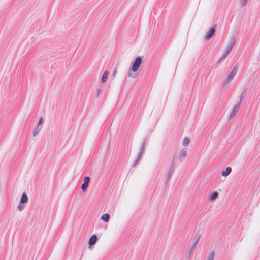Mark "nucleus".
I'll return each mask as SVG.
<instances>
[{
    "instance_id": "obj_1",
    "label": "nucleus",
    "mask_w": 260,
    "mask_h": 260,
    "mask_svg": "<svg viewBox=\"0 0 260 260\" xmlns=\"http://www.w3.org/2000/svg\"><path fill=\"white\" fill-rule=\"evenodd\" d=\"M142 58L143 57L142 56L137 57L135 59L132 61L129 68L130 70L133 72L137 71L142 62Z\"/></svg>"
},
{
    "instance_id": "obj_2",
    "label": "nucleus",
    "mask_w": 260,
    "mask_h": 260,
    "mask_svg": "<svg viewBox=\"0 0 260 260\" xmlns=\"http://www.w3.org/2000/svg\"><path fill=\"white\" fill-rule=\"evenodd\" d=\"M238 69V64L235 66L233 68L232 71L228 76V77L225 79L224 81L223 82V84L224 85H228L229 83L234 79L235 76L236 75L237 71Z\"/></svg>"
},
{
    "instance_id": "obj_3",
    "label": "nucleus",
    "mask_w": 260,
    "mask_h": 260,
    "mask_svg": "<svg viewBox=\"0 0 260 260\" xmlns=\"http://www.w3.org/2000/svg\"><path fill=\"white\" fill-rule=\"evenodd\" d=\"M236 38L234 36L232 37L230 39V40L227 44V45L226 47V49L225 51V52H226V54H229L230 53L233 47H234V46L235 45V44L236 43Z\"/></svg>"
},
{
    "instance_id": "obj_4",
    "label": "nucleus",
    "mask_w": 260,
    "mask_h": 260,
    "mask_svg": "<svg viewBox=\"0 0 260 260\" xmlns=\"http://www.w3.org/2000/svg\"><path fill=\"white\" fill-rule=\"evenodd\" d=\"M200 237H201V235L200 234H197L195 235L194 241L193 243L192 244V245L191 246H189V247L188 248V249L189 255H191L192 254V252L194 251V250L196 248V245L200 239Z\"/></svg>"
},
{
    "instance_id": "obj_5",
    "label": "nucleus",
    "mask_w": 260,
    "mask_h": 260,
    "mask_svg": "<svg viewBox=\"0 0 260 260\" xmlns=\"http://www.w3.org/2000/svg\"><path fill=\"white\" fill-rule=\"evenodd\" d=\"M187 150L188 148H183L179 154H178L177 153H176L174 155H176V160L177 159H179L181 161L182 160L183 158L186 157L187 155Z\"/></svg>"
},
{
    "instance_id": "obj_6",
    "label": "nucleus",
    "mask_w": 260,
    "mask_h": 260,
    "mask_svg": "<svg viewBox=\"0 0 260 260\" xmlns=\"http://www.w3.org/2000/svg\"><path fill=\"white\" fill-rule=\"evenodd\" d=\"M90 181L89 177L86 176L84 178V183L81 185V189L83 192L86 191Z\"/></svg>"
},
{
    "instance_id": "obj_7",
    "label": "nucleus",
    "mask_w": 260,
    "mask_h": 260,
    "mask_svg": "<svg viewBox=\"0 0 260 260\" xmlns=\"http://www.w3.org/2000/svg\"><path fill=\"white\" fill-rule=\"evenodd\" d=\"M240 105V103H238L237 104H236L235 105L232 111L231 112V113L229 117V119H231L235 117L236 113H237V112L239 110Z\"/></svg>"
},
{
    "instance_id": "obj_8",
    "label": "nucleus",
    "mask_w": 260,
    "mask_h": 260,
    "mask_svg": "<svg viewBox=\"0 0 260 260\" xmlns=\"http://www.w3.org/2000/svg\"><path fill=\"white\" fill-rule=\"evenodd\" d=\"M215 26H214L204 36V39L206 40H209L215 32Z\"/></svg>"
},
{
    "instance_id": "obj_9",
    "label": "nucleus",
    "mask_w": 260,
    "mask_h": 260,
    "mask_svg": "<svg viewBox=\"0 0 260 260\" xmlns=\"http://www.w3.org/2000/svg\"><path fill=\"white\" fill-rule=\"evenodd\" d=\"M176 155H174L173 158L172 164L169 168V170L168 171V173L172 174H173V172L174 170L175 163H176Z\"/></svg>"
},
{
    "instance_id": "obj_10",
    "label": "nucleus",
    "mask_w": 260,
    "mask_h": 260,
    "mask_svg": "<svg viewBox=\"0 0 260 260\" xmlns=\"http://www.w3.org/2000/svg\"><path fill=\"white\" fill-rule=\"evenodd\" d=\"M219 194L218 192L215 191L212 193L210 194L209 197V201L210 202H214L218 198Z\"/></svg>"
},
{
    "instance_id": "obj_11",
    "label": "nucleus",
    "mask_w": 260,
    "mask_h": 260,
    "mask_svg": "<svg viewBox=\"0 0 260 260\" xmlns=\"http://www.w3.org/2000/svg\"><path fill=\"white\" fill-rule=\"evenodd\" d=\"M97 240H98V238H97L96 235H93L92 236H91V237L90 238V239L89 240V241H88L89 245H94L96 242Z\"/></svg>"
},
{
    "instance_id": "obj_12",
    "label": "nucleus",
    "mask_w": 260,
    "mask_h": 260,
    "mask_svg": "<svg viewBox=\"0 0 260 260\" xmlns=\"http://www.w3.org/2000/svg\"><path fill=\"white\" fill-rule=\"evenodd\" d=\"M232 168L231 167H227L225 170L221 172V175L223 177H227L231 172Z\"/></svg>"
},
{
    "instance_id": "obj_13",
    "label": "nucleus",
    "mask_w": 260,
    "mask_h": 260,
    "mask_svg": "<svg viewBox=\"0 0 260 260\" xmlns=\"http://www.w3.org/2000/svg\"><path fill=\"white\" fill-rule=\"evenodd\" d=\"M28 201V198L27 194L25 193H23L21 197L20 203L26 204Z\"/></svg>"
},
{
    "instance_id": "obj_14",
    "label": "nucleus",
    "mask_w": 260,
    "mask_h": 260,
    "mask_svg": "<svg viewBox=\"0 0 260 260\" xmlns=\"http://www.w3.org/2000/svg\"><path fill=\"white\" fill-rule=\"evenodd\" d=\"M108 75H109V72L107 70H106L104 72V73L102 76V78H101V82L102 83H104L106 81L107 79H108Z\"/></svg>"
},
{
    "instance_id": "obj_15",
    "label": "nucleus",
    "mask_w": 260,
    "mask_h": 260,
    "mask_svg": "<svg viewBox=\"0 0 260 260\" xmlns=\"http://www.w3.org/2000/svg\"><path fill=\"white\" fill-rule=\"evenodd\" d=\"M190 142V140L189 138L184 137L183 139L182 144L183 146L186 147L189 144Z\"/></svg>"
},
{
    "instance_id": "obj_16",
    "label": "nucleus",
    "mask_w": 260,
    "mask_h": 260,
    "mask_svg": "<svg viewBox=\"0 0 260 260\" xmlns=\"http://www.w3.org/2000/svg\"><path fill=\"white\" fill-rule=\"evenodd\" d=\"M101 219L105 222H108L109 221L110 215L107 213H105L101 216Z\"/></svg>"
},
{
    "instance_id": "obj_17",
    "label": "nucleus",
    "mask_w": 260,
    "mask_h": 260,
    "mask_svg": "<svg viewBox=\"0 0 260 260\" xmlns=\"http://www.w3.org/2000/svg\"><path fill=\"white\" fill-rule=\"evenodd\" d=\"M215 257V252L214 251H211L210 252L209 255L207 257L206 260H214Z\"/></svg>"
},
{
    "instance_id": "obj_18",
    "label": "nucleus",
    "mask_w": 260,
    "mask_h": 260,
    "mask_svg": "<svg viewBox=\"0 0 260 260\" xmlns=\"http://www.w3.org/2000/svg\"><path fill=\"white\" fill-rule=\"evenodd\" d=\"M41 129V127L37 126L35 128L33 131L32 135L34 137H35L37 136V135L39 133V132Z\"/></svg>"
},
{
    "instance_id": "obj_19",
    "label": "nucleus",
    "mask_w": 260,
    "mask_h": 260,
    "mask_svg": "<svg viewBox=\"0 0 260 260\" xmlns=\"http://www.w3.org/2000/svg\"><path fill=\"white\" fill-rule=\"evenodd\" d=\"M24 208H25V204L21 203L20 202V203L18 206V209L19 210V211H21L23 210Z\"/></svg>"
},
{
    "instance_id": "obj_20",
    "label": "nucleus",
    "mask_w": 260,
    "mask_h": 260,
    "mask_svg": "<svg viewBox=\"0 0 260 260\" xmlns=\"http://www.w3.org/2000/svg\"><path fill=\"white\" fill-rule=\"evenodd\" d=\"M247 2L248 0H240V5L243 7H244L247 5Z\"/></svg>"
},
{
    "instance_id": "obj_21",
    "label": "nucleus",
    "mask_w": 260,
    "mask_h": 260,
    "mask_svg": "<svg viewBox=\"0 0 260 260\" xmlns=\"http://www.w3.org/2000/svg\"><path fill=\"white\" fill-rule=\"evenodd\" d=\"M229 54H226V52H225V53L220 58V59L219 60L218 62H221L222 61L224 60L225 58L226 57L227 55H228Z\"/></svg>"
},
{
    "instance_id": "obj_22",
    "label": "nucleus",
    "mask_w": 260,
    "mask_h": 260,
    "mask_svg": "<svg viewBox=\"0 0 260 260\" xmlns=\"http://www.w3.org/2000/svg\"><path fill=\"white\" fill-rule=\"evenodd\" d=\"M131 71L132 70L129 69L128 71V76L132 78H135L136 77V74L135 73H132Z\"/></svg>"
},
{
    "instance_id": "obj_23",
    "label": "nucleus",
    "mask_w": 260,
    "mask_h": 260,
    "mask_svg": "<svg viewBox=\"0 0 260 260\" xmlns=\"http://www.w3.org/2000/svg\"><path fill=\"white\" fill-rule=\"evenodd\" d=\"M246 89H245V90L242 92V93H241V96H240V99L239 102H238V103H240V104H241V101H242V99L243 98L244 95V94H245V92H246Z\"/></svg>"
},
{
    "instance_id": "obj_24",
    "label": "nucleus",
    "mask_w": 260,
    "mask_h": 260,
    "mask_svg": "<svg viewBox=\"0 0 260 260\" xmlns=\"http://www.w3.org/2000/svg\"><path fill=\"white\" fill-rule=\"evenodd\" d=\"M144 145H145V140L143 141L142 145L141 148L140 152L141 153H143L144 152Z\"/></svg>"
},
{
    "instance_id": "obj_25",
    "label": "nucleus",
    "mask_w": 260,
    "mask_h": 260,
    "mask_svg": "<svg viewBox=\"0 0 260 260\" xmlns=\"http://www.w3.org/2000/svg\"><path fill=\"white\" fill-rule=\"evenodd\" d=\"M43 122V117H41L40 118V119H39V121H38V124H37V126H40V125L41 124H42Z\"/></svg>"
},
{
    "instance_id": "obj_26",
    "label": "nucleus",
    "mask_w": 260,
    "mask_h": 260,
    "mask_svg": "<svg viewBox=\"0 0 260 260\" xmlns=\"http://www.w3.org/2000/svg\"><path fill=\"white\" fill-rule=\"evenodd\" d=\"M172 175V174H170V173H168L167 178H166L167 182H168L170 180V178L171 177Z\"/></svg>"
},
{
    "instance_id": "obj_27",
    "label": "nucleus",
    "mask_w": 260,
    "mask_h": 260,
    "mask_svg": "<svg viewBox=\"0 0 260 260\" xmlns=\"http://www.w3.org/2000/svg\"><path fill=\"white\" fill-rule=\"evenodd\" d=\"M143 153H141V152H140L139 154H138V156L137 157V158L136 159L138 160L139 161L140 160V159L141 158V157L142 156Z\"/></svg>"
},
{
    "instance_id": "obj_28",
    "label": "nucleus",
    "mask_w": 260,
    "mask_h": 260,
    "mask_svg": "<svg viewBox=\"0 0 260 260\" xmlns=\"http://www.w3.org/2000/svg\"><path fill=\"white\" fill-rule=\"evenodd\" d=\"M143 153H141V152H140L139 154H138V156L137 157V158L136 159L138 160L139 161L140 160V159L141 158V157L142 156Z\"/></svg>"
},
{
    "instance_id": "obj_29",
    "label": "nucleus",
    "mask_w": 260,
    "mask_h": 260,
    "mask_svg": "<svg viewBox=\"0 0 260 260\" xmlns=\"http://www.w3.org/2000/svg\"><path fill=\"white\" fill-rule=\"evenodd\" d=\"M101 92V89H98L96 90V96L98 97L100 95V94Z\"/></svg>"
},
{
    "instance_id": "obj_30",
    "label": "nucleus",
    "mask_w": 260,
    "mask_h": 260,
    "mask_svg": "<svg viewBox=\"0 0 260 260\" xmlns=\"http://www.w3.org/2000/svg\"><path fill=\"white\" fill-rule=\"evenodd\" d=\"M139 161L137 159H136V160L134 161V164H133V167H135L137 164L138 163Z\"/></svg>"
},
{
    "instance_id": "obj_31",
    "label": "nucleus",
    "mask_w": 260,
    "mask_h": 260,
    "mask_svg": "<svg viewBox=\"0 0 260 260\" xmlns=\"http://www.w3.org/2000/svg\"><path fill=\"white\" fill-rule=\"evenodd\" d=\"M116 70L115 71H113V73H112V75L113 76H115V75L116 74Z\"/></svg>"
}]
</instances>
